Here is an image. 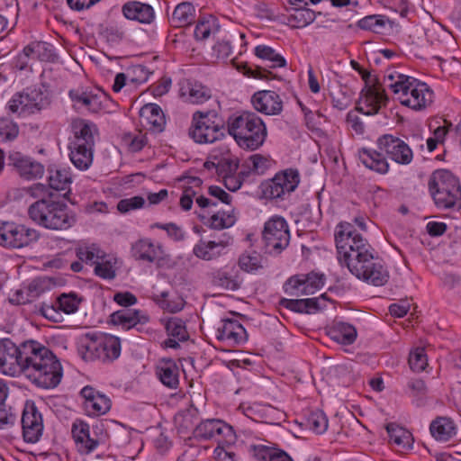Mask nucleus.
I'll return each mask as SVG.
<instances>
[{
    "label": "nucleus",
    "mask_w": 461,
    "mask_h": 461,
    "mask_svg": "<svg viewBox=\"0 0 461 461\" xmlns=\"http://www.w3.org/2000/svg\"><path fill=\"white\" fill-rule=\"evenodd\" d=\"M329 334L331 339L343 345L354 343L357 335L356 328L345 322L335 323Z\"/></svg>",
    "instance_id": "obj_38"
},
{
    "label": "nucleus",
    "mask_w": 461,
    "mask_h": 461,
    "mask_svg": "<svg viewBox=\"0 0 461 461\" xmlns=\"http://www.w3.org/2000/svg\"><path fill=\"white\" fill-rule=\"evenodd\" d=\"M38 230L14 221H0V246L6 249H22L36 242Z\"/></svg>",
    "instance_id": "obj_12"
},
{
    "label": "nucleus",
    "mask_w": 461,
    "mask_h": 461,
    "mask_svg": "<svg viewBox=\"0 0 461 461\" xmlns=\"http://www.w3.org/2000/svg\"><path fill=\"white\" fill-rule=\"evenodd\" d=\"M231 240L232 238L228 232H221L217 240L203 241V260H212L220 257Z\"/></svg>",
    "instance_id": "obj_32"
},
{
    "label": "nucleus",
    "mask_w": 461,
    "mask_h": 461,
    "mask_svg": "<svg viewBox=\"0 0 461 461\" xmlns=\"http://www.w3.org/2000/svg\"><path fill=\"white\" fill-rule=\"evenodd\" d=\"M157 375L161 383L171 389L179 384V368L172 359H162L157 366Z\"/></svg>",
    "instance_id": "obj_29"
},
{
    "label": "nucleus",
    "mask_w": 461,
    "mask_h": 461,
    "mask_svg": "<svg viewBox=\"0 0 461 461\" xmlns=\"http://www.w3.org/2000/svg\"><path fill=\"white\" fill-rule=\"evenodd\" d=\"M387 22L388 19L385 16L373 14L359 20L357 25L362 30L381 33L384 30Z\"/></svg>",
    "instance_id": "obj_45"
},
{
    "label": "nucleus",
    "mask_w": 461,
    "mask_h": 461,
    "mask_svg": "<svg viewBox=\"0 0 461 461\" xmlns=\"http://www.w3.org/2000/svg\"><path fill=\"white\" fill-rule=\"evenodd\" d=\"M325 282L323 274L309 273L290 277L284 285L285 292L292 296L312 294L320 290Z\"/></svg>",
    "instance_id": "obj_17"
},
{
    "label": "nucleus",
    "mask_w": 461,
    "mask_h": 461,
    "mask_svg": "<svg viewBox=\"0 0 461 461\" xmlns=\"http://www.w3.org/2000/svg\"><path fill=\"white\" fill-rule=\"evenodd\" d=\"M95 274L103 279H113L116 276L115 259L109 258L97 261L94 267Z\"/></svg>",
    "instance_id": "obj_48"
},
{
    "label": "nucleus",
    "mask_w": 461,
    "mask_h": 461,
    "mask_svg": "<svg viewBox=\"0 0 461 461\" xmlns=\"http://www.w3.org/2000/svg\"><path fill=\"white\" fill-rule=\"evenodd\" d=\"M19 135L16 122L6 117H0V139L3 141H12Z\"/></svg>",
    "instance_id": "obj_51"
},
{
    "label": "nucleus",
    "mask_w": 461,
    "mask_h": 461,
    "mask_svg": "<svg viewBox=\"0 0 461 461\" xmlns=\"http://www.w3.org/2000/svg\"><path fill=\"white\" fill-rule=\"evenodd\" d=\"M386 430L391 443L402 449H410L412 447L413 437L409 430L395 423L388 424Z\"/></svg>",
    "instance_id": "obj_34"
},
{
    "label": "nucleus",
    "mask_w": 461,
    "mask_h": 461,
    "mask_svg": "<svg viewBox=\"0 0 461 461\" xmlns=\"http://www.w3.org/2000/svg\"><path fill=\"white\" fill-rule=\"evenodd\" d=\"M50 45L43 41H33L25 46L19 54V60L23 59H44L46 55L43 53L48 50Z\"/></svg>",
    "instance_id": "obj_46"
},
{
    "label": "nucleus",
    "mask_w": 461,
    "mask_h": 461,
    "mask_svg": "<svg viewBox=\"0 0 461 461\" xmlns=\"http://www.w3.org/2000/svg\"><path fill=\"white\" fill-rule=\"evenodd\" d=\"M217 339L226 342L229 346H236L245 343L248 340V334L245 328L236 320L226 319L218 328Z\"/></svg>",
    "instance_id": "obj_24"
},
{
    "label": "nucleus",
    "mask_w": 461,
    "mask_h": 461,
    "mask_svg": "<svg viewBox=\"0 0 461 461\" xmlns=\"http://www.w3.org/2000/svg\"><path fill=\"white\" fill-rule=\"evenodd\" d=\"M48 182L51 189L63 191L71 184V176L66 168L50 169Z\"/></svg>",
    "instance_id": "obj_44"
},
{
    "label": "nucleus",
    "mask_w": 461,
    "mask_h": 461,
    "mask_svg": "<svg viewBox=\"0 0 461 461\" xmlns=\"http://www.w3.org/2000/svg\"><path fill=\"white\" fill-rule=\"evenodd\" d=\"M300 174L295 168L279 171L275 176L262 185V193L267 199L285 200L300 184Z\"/></svg>",
    "instance_id": "obj_14"
},
{
    "label": "nucleus",
    "mask_w": 461,
    "mask_h": 461,
    "mask_svg": "<svg viewBox=\"0 0 461 461\" xmlns=\"http://www.w3.org/2000/svg\"><path fill=\"white\" fill-rule=\"evenodd\" d=\"M237 221L234 211L230 213L217 212L213 213L204 223L207 229H203V233L208 231H222L225 229L232 227Z\"/></svg>",
    "instance_id": "obj_36"
},
{
    "label": "nucleus",
    "mask_w": 461,
    "mask_h": 461,
    "mask_svg": "<svg viewBox=\"0 0 461 461\" xmlns=\"http://www.w3.org/2000/svg\"><path fill=\"white\" fill-rule=\"evenodd\" d=\"M253 450L259 461H294L285 451L274 447L258 445L253 447Z\"/></svg>",
    "instance_id": "obj_41"
},
{
    "label": "nucleus",
    "mask_w": 461,
    "mask_h": 461,
    "mask_svg": "<svg viewBox=\"0 0 461 461\" xmlns=\"http://www.w3.org/2000/svg\"><path fill=\"white\" fill-rule=\"evenodd\" d=\"M406 393L411 399L412 404L422 407L428 402L429 388L422 379H411L407 383Z\"/></svg>",
    "instance_id": "obj_35"
},
{
    "label": "nucleus",
    "mask_w": 461,
    "mask_h": 461,
    "mask_svg": "<svg viewBox=\"0 0 461 461\" xmlns=\"http://www.w3.org/2000/svg\"><path fill=\"white\" fill-rule=\"evenodd\" d=\"M157 302L162 309L169 312L181 311L185 304V301L181 297L169 299L167 292H161V294L158 295Z\"/></svg>",
    "instance_id": "obj_53"
},
{
    "label": "nucleus",
    "mask_w": 461,
    "mask_h": 461,
    "mask_svg": "<svg viewBox=\"0 0 461 461\" xmlns=\"http://www.w3.org/2000/svg\"><path fill=\"white\" fill-rule=\"evenodd\" d=\"M219 111L218 99L203 90V143H212L224 136V121Z\"/></svg>",
    "instance_id": "obj_15"
},
{
    "label": "nucleus",
    "mask_w": 461,
    "mask_h": 461,
    "mask_svg": "<svg viewBox=\"0 0 461 461\" xmlns=\"http://www.w3.org/2000/svg\"><path fill=\"white\" fill-rule=\"evenodd\" d=\"M89 425L82 420H77L74 421L72 424L71 433L77 445L86 438V433L89 430Z\"/></svg>",
    "instance_id": "obj_62"
},
{
    "label": "nucleus",
    "mask_w": 461,
    "mask_h": 461,
    "mask_svg": "<svg viewBox=\"0 0 461 461\" xmlns=\"http://www.w3.org/2000/svg\"><path fill=\"white\" fill-rule=\"evenodd\" d=\"M140 116L156 131H162L166 124L164 113L159 105L147 104L140 109Z\"/></svg>",
    "instance_id": "obj_33"
},
{
    "label": "nucleus",
    "mask_w": 461,
    "mask_h": 461,
    "mask_svg": "<svg viewBox=\"0 0 461 461\" xmlns=\"http://www.w3.org/2000/svg\"><path fill=\"white\" fill-rule=\"evenodd\" d=\"M213 439L217 444L231 443L235 434L231 426L219 419L203 420V440Z\"/></svg>",
    "instance_id": "obj_22"
},
{
    "label": "nucleus",
    "mask_w": 461,
    "mask_h": 461,
    "mask_svg": "<svg viewBox=\"0 0 461 461\" xmlns=\"http://www.w3.org/2000/svg\"><path fill=\"white\" fill-rule=\"evenodd\" d=\"M398 83L390 85V89L399 95L402 104L413 110H422L432 103L433 92L427 84L409 76L398 77Z\"/></svg>",
    "instance_id": "obj_9"
},
{
    "label": "nucleus",
    "mask_w": 461,
    "mask_h": 461,
    "mask_svg": "<svg viewBox=\"0 0 461 461\" xmlns=\"http://www.w3.org/2000/svg\"><path fill=\"white\" fill-rule=\"evenodd\" d=\"M121 349V339L111 334L90 331L77 340V354L86 362L112 363L120 357Z\"/></svg>",
    "instance_id": "obj_7"
},
{
    "label": "nucleus",
    "mask_w": 461,
    "mask_h": 461,
    "mask_svg": "<svg viewBox=\"0 0 461 461\" xmlns=\"http://www.w3.org/2000/svg\"><path fill=\"white\" fill-rule=\"evenodd\" d=\"M337 258L341 266L357 279L374 286H383L389 272L375 249L349 222H340L335 230Z\"/></svg>",
    "instance_id": "obj_2"
},
{
    "label": "nucleus",
    "mask_w": 461,
    "mask_h": 461,
    "mask_svg": "<svg viewBox=\"0 0 461 461\" xmlns=\"http://www.w3.org/2000/svg\"><path fill=\"white\" fill-rule=\"evenodd\" d=\"M294 13L287 16V23L293 28H303L313 23L316 18L314 11L307 7H294Z\"/></svg>",
    "instance_id": "obj_42"
},
{
    "label": "nucleus",
    "mask_w": 461,
    "mask_h": 461,
    "mask_svg": "<svg viewBox=\"0 0 461 461\" xmlns=\"http://www.w3.org/2000/svg\"><path fill=\"white\" fill-rule=\"evenodd\" d=\"M188 134L195 142L202 143V111L194 113Z\"/></svg>",
    "instance_id": "obj_58"
},
{
    "label": "nucleus",
    "mask_w": 461,
    "mask_h": 461,
    "mask_svg": "<svg viewBox=\"0 0 461 461\" xmlns=\"http://www.w3.org/2000/svg\"><path fill=\"white\" fill-rule=\"evenodd\" d=\"M152 228H158L166 230L167 235L174 240L179 241L184 239V232L182 231L181 228L173 222L165 224L157 222L152 225Z\"/></svg>",
    "instance_id": "obj_60"
},
{
    "label": "nucleus",
    "mask_w": 461,
    "mask_h": 461,
    "mask_svg": "<svg viewBox=\"0 0 461 461\" xmlns=\"http://www.w3.org/2000/svg\"><path fill=\"white\" fill-rule=\"evenodd\" d=\"M17 415L14 409L5 402H0V429H5L14 425Z\"/></svg>",
    "instance_id": "obj_55"
},
{
    "label": "nucleus",
    "mask_w": 461,
    "mask_h": 461,
    "mask_svg": "<svg viewBox=\"0 0 461 461\" xmlns=\"http://www.w3.org/2000/svg\"><path fill=\"white\" fill-rule=\"evenodd\" d=\"M223 444H217L213 450V458L215 461H235V454L230 449L225 448Z\"/></svg>",
    "instance_id": "obj_64"
},
{
    "label": "nucleus",
    "mask_w": 461,
    "mask_h": 461,
    "mask_svg": "<svg viewBox=\"0 0 461 461\" xmlns=\"http://www.w3.org/2000/svg\"><path fill=\"white\" fill-rule=\"evenodd\" d=\"M388 101L384 87L378 86L374 88L362 89L357 111L366 115H374Z\"/></svg>",
    "instance_id": "obj_20"
},
{
    "label": "nucleus",
    "mask_w": 461,
    "mask_h": 461,
    "mask_svg": "<svg viewBox=\"0 0 461 461\" xmlns=\"http://www.w3.org/2000/svg\"><path fill=\"white\" fill-rule=\"evenodd\" d=\"M132 256L137 259L148 263H156L162 266L167 259L163 247L159 243H154L149 239H141L131 247Z\"/></svg>",
    "instance_id": "obj_19"
},
{
    "label": "nucleus",
    "mask_w": 461,
    "mask_h": 461,
    "mask_svg": "<svg viewBox=\"0 0 461 461\" xmlns=\"http://www.w3.org/2000/svg\"><path fill=\"white\" fill-rule=\"evenodd\" d=\"M262 238L267 253L280 254L290 242V231L286 221L281 216H273L266 221Z\"/></svg>",
    "instance_id": "obj_13"
},
{
    "label": "nucleus",
    "mask_w": 461,
    "mask_h": 461,
    "mask_svg": "<svg viewBox=\"0 0 461 461\" xmlns=\"http://www.w3.org/2000/svg\"><path fill=\"white\" fill-rule=\"evenodd\" d=\"M255 55L261 60L267 62V68H276L286 66L285 59L274 49L267 45H258L254 50Z\"/></svg>",
    "instance_id": "obj_40"
},
{
    "label": "nucleus",
    "mask_w": 461,
    "mask_h": 461,
    "mask_svg": "<svg viewBox=\"0 0 461 461\" xmlns=\"http://www.w3.org/2000/svg\"><path fill=\"white\" fill-rule=\"evenodd\" d=\"M254 108L267 115H276L283 111V102L278 94L270 90L255 93L251 98Z\"/></svg>",
    "instance_id": "obj_23"
},
{
    "label": "nucleus",
    "mask_w": 461,
    "mask_h": 461,
    "mask_svg": "<svg viewBox=\"0 0 461 461\" xmlns=\"http://www.w3.org/2000/svg\"><path fill=\"white\" fill-rule=\"evenodd\" d=\"M149 320V319L147 314L139 310L131 308H123L110 315L111 323L124 330L136 328L140 324L143 325L147 323Z\"/></svg>",
    "instance_id": "obj_25"
},
{
    "label": "nucleus",
    "mask_w": 461,
    "mask_h": 461,
    "mask_svg": "<svg viewBox=\"0 0 461 461\" xmlns=\"http://www.w3.org/2000/svg\"><path fill=\"white\" fill-rule=\"evenodd\" d=\"M331 102L333 107L342 111L347 109L351 103V98L345 91L341 88L338 91L330 93Z\"/></svg>",
    "instance_id": "obj_59"
},
{
    "label": "nucleus",
    "mask_w": 461,
    "mask_h": 461,
    "mask_svg": "<svg viewBox=\"0 0 461 461\" xmlns=\"http://www.w3.org/2000/svg\"><path fill=\"white\" fill-rule=\"evenodd\" d=\"M220 31V24L212 14H203V40L215 35Z\"/></svg>",
    "instance_id": "obj_61"
},
{
    "label": "nucleus",
    "mask_w": 461,
    "mask_h": 461,
    "mask_svg": "<svg viewBox=\"0 0 461 461\" xmlns=\"http://www.w3.org/2000/svg\"><path fill=\"white\" fill-rule=\"evenodd\" d=\"M208 194L215 200L203 197V209L208 208L210 206H216L217 201L221 202L225 204H230V195L220 186H209Z\"/></svg>",
    "instance_id": "obj_50"
},
{
    "label": "nucleus",
    "mask_w": 461,
    "mask_h": 461,
    "mask_svg": "<svg viewBox=\"0 0 461 461\" xmlns=\"http://www.w3.org/2000/svg\"><path fill=\"white\" fill-rule=\"evenodd\" d=\"M80 394L84 398V408L89 416H100L111 409V400L89 385L85 386Z\"/></svg>",
    "instance_id": "obj_21"
},
{
    "label": "nucleus",
    "mask_w": 461,
    "mask_h": 461,
    "mask_svg": "<svg viewBox=\"0 0 461 461\" xmlns=\"http://www.w3.org/2000/svg\"><path fill=\"white\" fill-rule=\"evenodd\" d=\"M68 95L75 104L84 106L92 113H98L103 108V99L105 98L104 95L78 90H70Z\"/></svg>",
    "instance_id": "obj_31"
},
{
    "label": "nucleus",
    "mask_w": 461,
    "mask_h": 461,
    "mask_svg": "<svg viewBox=\"0 0 461 461\" xmlns=\"http://www.w3.org/2000/svg\"><path fill=\"white\" fill-rule=\"evenodd\" d=\"M239 266L246 272L257 271L263 267L262 257L256 251L243 253L239 258Z\"/></svg>",
    "instance_id": "obj_47"
},
{
    "label": "nucleus",
    "mask_w": 461,
    "mask_h": 461,
    "mask_svg": "<svg viewBox=\"0 0 461 461\" xmlns=\"http://www.w3.org/2000/svg\"><path fill=\"white\" fill-rule=\"evenodd\" d=\"M429 431L436 440L447 442L456 435V428L450 418L440 416L431 421Z\"/></svg>",
    "instance_id": "obj_28"
},
{
    "label": "nucleus",
    "mask_w": 461,
    "mask_h": 461,
    "mask_svg": "<svg viewBox=\"0 0 461 461\" xmlns=\"http://www.w3.org/2000/svg\"><path fill=\"white\" fill-rule=\"evenodd\" d=\"M409 365L414 372L425 370L428 366V359L423 348H416L410 353Z\"/></svg>",
    "instance_id": "obj_54"
},
{
    "label": "nucleus",
    "mask_w": 461,
    "mask_h": 461,
    "mask_svg": "<svg viewBox=\"0 0 461 461\" xmlns=\"http://www.w3.org/2000/svg\"><path fill=\"white\" fill-rule=\"evenodd\" d=\"M429 190L438 208L461 207V185L458 178L449 170L433 172L429 181Z\"/></svg>",
    "instance_id": "obj_8"
},
{
    "label": "nucleus",
    "mask_w": 461,
    "mask_h": 461,
    "mask_svg": "<svg viewBox=\"0 0 461 461\" xmlns=\"http://www.w3.org/2000/svg\"><path fill=\"white\" fill-rule=\"evenodd\" d=\"M80 301L73 294H63L56 300V306L66 314H71L77 311Z\"/></svg>",
    "instance_id": "obj_52"
},
{
    "label": "nucleus",
    "mask_w": 461,
    "mask_h": 461,
    "mask_svg": "<svg viewBox=\"0 0 461 461\" xmlns=\"http://www.w3.org/2000/svg\"><path fill=\"white\" fill-rule=\"evenodd\" d=\"M165 328L168 339L163 341L164 348L176 349L179 348V342L189 339L188 331L182 319L169 318L165 323Z\"/></svg>",
    "instance_id": "obj_26"
},
{
    "label": "nucleus",
    "mask_w": 461,
    "mask_h": 461,
    "mask_svg": "<svg viewBox=\"0 0 461 461\" xmlns=\"http://www.w3.org/2000/svg\"><path fill=\"white\" fill-rule=\"evenodd\" d=\"M179 95L184 102L197 104L202 98V84L192 79H183L179 83Z\"/></svg>",
    "instance_id": "obj_39"
},
{
    "label": "nucleus",
    "mask_w": 461,
    "mask_h": 461,
    "mask_svg": "<svg viewBox=\"0 0 461 461\" xmlns=\"http://www.w3.org/2000/svg\"><path fill=\"white\" fill-rule=\"evenodd\" d=\"M100 444V439L91 435L90 429L86 433V438L77 444V448L81 453L89 454L93 452Z\"/></svg>",
    "instance_id": "obj_63"
},
{
    "label": "nucleus",
    "mask_w": 461,
    "mask_h": 461,
    "mask_svg": "<svg viewBox=\"0 0 461 461\" xmlns=\"http://www.w3.org/2000/svg\"><path fill=\"white\" fill-rule=\"evenodd\" d=\"M270 161L261 154H253L246 158L241 165V174L247 176L262 175L268 168Z\"/></svg>",
    "instance_id": "obj_37"
},
{
    "label": "nucleus",
    "mask_w": 461,
    "mask_h": 461,
    "mask_svg": "<svg viewBox=\"0 0 461 461\" xmlns=\"http://www.w3.org/2000/svg\"><path fill=\"white\" fill-rule=\"evenodd\" d=\"M50 288V282L45 277H37L32 280L26 287L17 292L18 303H26L33 301Z\"/></svg>",
    "instance_id": "obj_30"
},
{
    "label": "nucleus",
    "mask_w": 461,
    "mask_h": 461,
    "mask_svg": "<svg viewBox=\"0 0 461 461\" xmlns=\"http://www.w3.org/2000/svg\"><path fill=\"white\" fill-rule=\"evenodd\" d=\"M0 372L15 376L23 374L32 384L43 389L57 387L63 369L58 357L37 341L17 347L11 339H0Z\"/></svg>",
    "instance_id": "obj_1"
},
{
    "label": "nucleus",
    "mask_w": 461,
    "mask_h": 461,
    "mask_svg": "<svg viewBox=\"0 0 461 461\" xmlns=\"http://www.w3.org/2000/svg\"><path fill=\"white\" fill-rule=\"evenodd\" d=\"M228 132L240 148L251 151L259 149L267 136L263 120L257 113L249 111L233 114L229 118Z\"/></svg>",
    "instance_id": "obj_5"
},
{
    "label": "nucleus",
    "mask_w": 461,
    "mask_h": 461,
    "mask_svg": "<svg viewBox=\"0 0 461 461\" xmlns=\"http://www.w3.org/2000/svg\"><path fill=\"white\" fill-rule=\"evenodd\" d=\"M145 204V200L142 196H133L131 198H125L119 201L117 203V209L122 213H126L132 210L140 209Z\"/></svg>",
    "instance_id": "obj_57"
},
{
    "label": "nucleus",
    "mask_w": 461,
    "mask_h": 461,
    "mask_svg": "<svg viewBox=\"0 0 461 461\" xmlns=\"http://www.w3.org/2000/svg\"><path fill=\"white\" fill-rule=\"evenodd\" d=\"M31 189L32 196H42L28 208V215L33 222L52 230H66L76 223V216L66 203L45 197L50 194L45 185L38 183Z\"/></svg>",
    "instance_id": "obj_3"
},
{
    "label": "nucleus",
    "mask_w": 461,
    "mask_h": 461,
    "mask_svg": "<svg viewBox=\"0 0 461 461\" xmlns=\"http://www.w3.org/2000/svg\"><path fill=\"white\" fill-rule=\"evenodd\" d=\"M70 127L68 146L70 161L77 169L86 170L93 163L95 138L98 129L95 123L79 118L73 120Z\"/></svg>",
    "instance_id": "obj_6"
},
{
    "label": "nucleus",
    "mask_w": 461,
    "mask_h": 461,
    "mask_svg": "<svg viewBox=\"0 0 461 461\" xmlns=\"http://www.w3.org/2000/svg\"><path fill=\"white\" fill-rule=\"evenodd\" d=\"M195 18L194 6L189 2L178 4L172 14V20L176 26L190 25Z\"/></svg>",
    "instance_id": "obj_43"
},
{
    "label": "nucleus",
    "mask_w": 461,
    "mask_h": 461,
    "mask_svg": "<svg viewBox=\"0 0 461 461\" xmlns=\"http://www.w3.org/2000/svg\"><path fill=\"white\" fill-rule=\"evenodd\" d=\"M306 422L309 429L317 434H322L328 429V419L321 411L312 412L308 416Z\"/></svg>",
    "instance_id": "obj_49"
},
{
    "label": "nucleus",
    "mask_w": 461,
    "mask_h": 461,
    "mask_svg": "<svg viewBox=\"0 0 461 461\" xmlns=\"http://www.w3.org/2000/svg\"><path fill=\"white\" fill-rule=\"evenodd\" d=\"M50 103L47 93L40 88H33L14 94L7 103L6 109L19 117H27L47 109Z\"/></svg>",
    "instance_id": "obj_10"
},
{
    "label": "nucleus",
    "mask_w": 461,
    "mask_h": 461,
    "mask_svg": "<svg viewBox=\"0 0 461 461\" xmlns=\"http://www.w3.org/2000/svg\"><path fill=\"white\" fill-rule=\"evenodd\" d=\"M238 167V160L230 157H208L203 162V174L207 172L212 177H221L225 187L235 192L240 188L243 181L248 177L241 174V170L236 174Z\"/></svg>",
    "instance_id": "obj_11"
},
{
    "label": "nucleus",
    "mask_w": 461,
    "mask_h": 461,
    "mask_svg": "<svg viewBox=\"0 0 461 461\" xmlns=\"http://www.w3.org/2000/svg\"><path fill=\"white\" fill-rule=\"evenodd\" d=\"M8 165L25 180L40 178L44 174V166L41 162L20 151L9 153Z\"/></svg>",
    "instance_id": "obj_18"
},
{
    "label": "nucleus",
    "mask_w": 461,
    "mask_h": 461,
    "mask_svg": "<svg viewBox=\"0 0 461 461\" xmlns=\"http://www.w3.org/2000/svg\"><path fill=\"white\" fill-rule=\"evenodd\" d=\"M21 424L23 438L25 442L36 443L41 439L44 429L43 417L33 402H25Z\"/></svg>",
    "instance_id": "obj_16"
},
{
    "label": "nucleus",
    "mask_w": 461,
    "mask_h": 461,
    "mask_svg": "<svg viewBox=\"0 0 461 461\" xmlns=\"http://www.w3.org/2000/svg\"><path fill=\"white\" fill-rule=\"evenodd\" d=\"M231 53V47L226 41H218L212 46V52L210 53L212 62L219 60H226Z\"/></svg>",
    "instance_id": "obj_56"
},
{
    "label": "nucleus",
    "mask_w": 461,
    "mask_h": 461,
    "mask_svg": "<svg viewBox=\"0 0 461 461\" xmlns=\"http://www.w3.org/2000/svg\"><path fill=\"white\" fill-rule=\"evenodd\" d=\"M377 146L380 151L362 148L358 152V157L366 167L379 174H385L389 169V165L383 153L402 165H408L412 160V150L398 137L384 134L378 138Z\"/></svg>",
    "instance_id": "obj_4"
},
{
    "label": "nucleus",
    "mask_w": 461,
    "mask_h": 461,
    "mask_svg": "<svg viewBox=\"0 0 461 461\" xmlns=\"http://www.w3.org/2000/svg\"><path fill=\"white\" fill-rule=\"evenodd\" d=\"M122 11L125 18L140 23H150L155 18L152 6L139 1L124 4Z\"/></svg>",
    "instance_id": "obj_27"
}]
</instances>
